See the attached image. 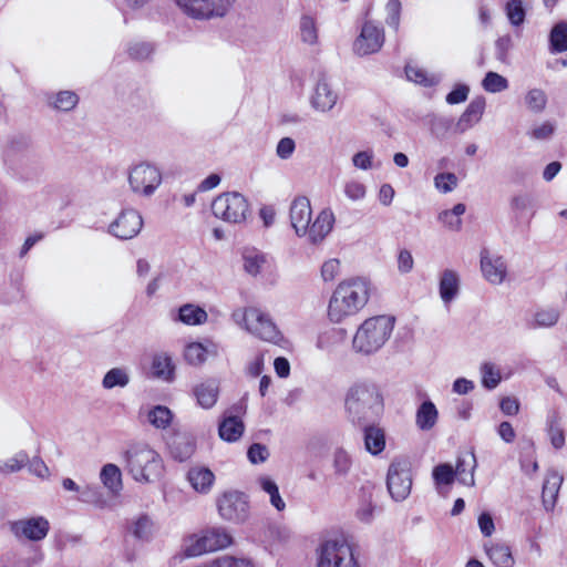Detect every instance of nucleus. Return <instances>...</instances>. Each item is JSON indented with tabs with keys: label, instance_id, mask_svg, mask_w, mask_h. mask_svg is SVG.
<instances>
[{
	"label": "nucleus",
	"instance_id": "32",
	"mask_svg": "<svg viewBox=\"0 0 567 567\" xmlns=\"http://www.w3.org/2000/svg\"><path fill=\"white\" fill-rule=\"evenodd\" d=\"M131 381L130 372L126 368L117 367L109 370L103 379L102 386L105 390H112L114 388H125Z\"/></svg>",
	"mask_w": 567,
	"mask_h": 567
},
{
	"label": "nucleus",
	"instance_id": "53",
	"mask_svg": "<svg viewBox=\"0 0 567 567\" xmlns=\"http://www.w3.org/2000/svg\"><path fill=\"white\" fill-rule=\"evenodd\" d=\"M482 373V383L485 388L492 390L498 385L501 382V372L491 362H484L481 365Z\"/></svg>",
	"mask_w": 567,
	"mask_h": 567
},
{
	"label": "nucleus",
	"instance_id": "23",
	"mask_svg": "<svg viewBox=\"0 0 567 567\" xmlns=\"http://www.w3.org/2000/svg\"><path fill=\"white\" fill-rule=\"evenodd\" d=\"M484 110V97H475L474 100H472L456 123L457 130L460 132H465L466 130L471 128L473 125L478 123L482 118Z\"/></svg>",
	"mask_w": 567,
	"mask_h": 567
},
{
	"label": "nucleus",
	"instance_id": "19",
	"mask_svg": "<svg viewBox=\"0 0 567 567\" xmlns=\"http://www.w3.org/2000/svg\"><path fill=\"white\" fill-rule=\"evenodd\" d=\"M561 483L563 476L557 471L547 472L542 491V502L546 512L555 508Z\"/></svg>",
	"mask_w": 567,
	"mask_h": 567
},
{
	"label": "nucleus",
	"instance_id": "55",
	"mask_svg": "<svg viewBox=\"0 0 567 567\" xmlns=\"http://www.w3.org/2000/svg\"><path fill=\"white\" fill-rule=\"evenodd\" d=\"M506 14L514 27H519L525 21L526 11L522 0H509L506 3Z\"/></svg>",
	"mask_w": 567,
	"mask_h": 567
},
{
	"label": "nucleus",
	"instance_id": "38",
	"mask_svg": "<svg viewBox=\"0 0 567 567\" xmlns=\"http://www.w3.org/2000/svg\"><path fill=\"white\" fill-rule=\"evenodd\" d=\"M204 536L210 551L226 548L233 540L231 536L223 528L207 530Z\"/></svg>",
	"mask_w": 567,
	"mask_h": 567
},
{
	"label": "nucleus",
	"instance_id": "18",
	"mask_svg": "<svg viewBox=\"0 0 567 567\" xmlns=\"http://www.w3.org/2000/svg\"><path fill=\"white\" fill-rule=\"evenodd\" d=\"M338 101V94L331 89L326 80H319L311 96V105L320 112H328L333 109Z\"/></svg>",
	"mask_w": 567,
	"mask_h": 567
},
{
	"label": "nucleus",
	"instance_id": "30",
	"mask_svg": "<svg viewBox=\"0 0 567 567\" xmlns=\"http://www.w3.org/2000/svg\"><path fill=\"white\" fill-rule=\"evenodd\" d=\"M152 372L157 379L164 381H173L175 365L172 358L167 353H159L153 358Z\"/></svg>",
	"mask_w": 567,
	"mask_h": 567
},
{
	"label": "nucleus",
	"instance_id": "6",
	"mask_svg": "<svg viewBox=\"0 0 567 567\" xmlns=\"http://www.w3.org/2000/svg\"><path fill=\"white\" fill-rule=\"evenodd\" d=\"M215 217L227 223L239 224L246 220L249 213L247 199L237 192L218 195L212 203Z\"/></svg>",
	"mask_w": 567,
	"mask_h": 567
},
{
	"label": "nucleus",
	"instance_id": "57",
	"mask_svg": "<svg viewBox=\"0 0 567 567\" xmlns=\"http://www.w3.org/2000/svg\"><path fill=\"white\" fill-rule=\"evenodd\" d=\"M401 2L400 0H389L385 7L386 10V19L385 22L389 27L394 30L399 29L400 25V16H401Z\"/></svg>",
	"mask_w": 567,
	"mask_h": 567
},
{
	"label": "nucleus",
	"instance_id": "27",
	"mask_svg": "<svg viewBox=\"0 0 567 567\" xmlns=\"http://www.w3.org/2000/svg\"><path fill=\"white\" fill-rule=\"evenodd\" d=\"M100 480L104 487L114 495H117L123 487L122 473L115 464L109 463L104 465L100 473Z\"/></svg>",
	"mask_w": 567,
	"mask_h": 567
},
{
	"label": "nucleus",
	"instance_id": "62",
	"mask_svg": "<svg viewBox=\"0 0 567 567\" xmlns=\"http://www.w3.org/2000/svg\"><path fill=\"white\" fill-rule=\"evenodd\" d=\"M153 522L147 516L140 517L135 524L133 533L140 539H147L152 534Z\"/></svg>",
	"mask_w": 567,
	"mask_h": 567
},
{
	"label": "nucleus",
	"instance_id": "9",
	"mask_svg": "<svg viewBox=\"0 0 567 567\" xmlns=\"http://www.w3.org/2000/svg\"><path fill=\"white\" fill-rule=\"evenodd\" d=\"M176 4L189 18L210 20L223 18L233 7L235 0H175Z\"/></svg>",
	"mask_w": 567,
	"mask_h": 567
},
{
	"label": "nucleus",
	"instance_id": "11",
	"mask_svg": "<svg viewBox=\"0 0 567 567\" xmlns=\"http://www.w3.org/2000/svg\"><path fill=\"white\" fill-rule=\"evenodd\" d=\"M218 513L223 519L243 524L249 517L248 497L238 491L225 492L217 499Z\"/></svg>",
	"mask_w": 567,
	"mask_h": 567
},
{
	"label": "nucleus",
	"instance_id": "5",
	"mask_svg": "<svg viewBox=\"0 0 567 567\" xmlns=\"http://www.w3.org/2000/svg\"><path fill=\"white\" fill-rule=\"evenodd\" d=\"M317 567H360L354 546L344 538H330L317 548Z\"/></svg>",
	"mask_w": 567,
	"mask_h": 567
},
{
	"label": "nucleus",
	"instance_id": "21",
	"mask_svg": "<svg viewBox=\"0 0 567 567\" xmlns=\"http://www.w3.org/2000/svg\"><path fill=\"white\" fill-rule=\"evenodd\" d=\"M440 297L445 306H449L460 292V276L455 270L445 269L439 284Z\"/></svg>",
	"mask_w": 567,
	"mask_h": 567
},
{
	"label": "nucleus",
	"instance_id": "61",
	"mask_svg": "<svg viewBox=\"0 0 567 567\" xmlns=\"http://www.w3.org/2000/svg\"><path fill=\"white\" fill-rule=\"evenodd\" d=\"M375 505L371 497L363 498L357 509V517L363 523H370L373 519Z\"/></svg>",
	"mask_w": 567,
	"mask_h": 567
},
{
	"label": "nucleus",
	"instance_id": "17",
	"mask_svg": "<svg viewBox=\"0 0 567 567\" xmlns=\"http://www.w3.org/2000/svg\"><path fill=\"white\" fill-rule=\"evenodd\" d=\"M334 224V215L331 209H322L315 220L309 224V231L306 236L311 244L317 245L330 234Z\"/></svg>",
	"mask_w": 567,
	"mask_h": 567
},
{
	"label": "nucleus",
	"instance_id": "33",
	"mask_svg": "<svg viewBox=\"0 0 567 567\" xmlns=\"http://www.w3.org/2000/svg\"><path fill=\"white\" fill-rule=\"evenodd\" d=\"M207 312L195 305L186 303L178 309V320L187 326L202 324L207 321Z\"/></svg>",
	"mask_w": 567,
	"mask_h": 567
},
{
	"label": "nucleus",
	"instance_id": "26",
	"mask_svg": "<svg viewBox=\"0 0 567 567\" xmlns=\"http://www.w3.org/2000/svg\"><path fill=\"white\" fill-rule=\"evenodd\" d=\"M439 419V412L432 401H424L416 410L415 424L422 431L432 430Z\"/></svg>",
	"mask_w": 567,
	"mask_h": 567
},
{
	"label": "nucleus",
	"instance_id": "43",
	"mask_svg": "<svg viewBox=\"0 0 567 567\" xmlns=\"http://www.w3.org/2000/svg\"><path fill=\"white\" fill-rule=\"evenodd\" d=\"M78 499L80 502L92 504L100 508H103L106 505V501L103 496V493L101 488L96 485L82 486Z\"/></svg>",
	"mask_w": 567,
	"mask_h": 567
},
{
	"label": "nucleus",
	"instance_id": "50",
	"mask_svg": "<svg viewBox=\"0 0 567 567\" xmlns=\"http://www.w3.org/2000/svg\"><path fill=\"white\" fill-rule=\"evenodd\" d=\"M207 350L199 342H192L184 350L185 360L192 365H200L206 361Z\"/></svg>",
	"mask_w": 567,
	"mask_h": 567
},
{
	"label": "nucleus",
	"instance_id": "34",
	"mask_svg": "<svg viewBox=\"0 0 567 567\" xmlns=\"http://www.w3.org/2000/svg\"><path fill=\"white\" fill-rule=\"evenodd\" d=\"M405 74L409 81L425 87L435 86L441 82L440 75L429 74L425 70L413 65L405 66Z\"/></svg>",
	"mask_w": 567,
	"mask_h": 567
},
{
	"label": "nucleus",
	"instance_id": "58",
	"mask_svg": "<svg viewBox=\"0 0 567 567\" xmlns=\"http://www.w3.org/2000/svg\"><path fill=\"white\" fill-rule=\"evenodd\" d=\"M208 567H254V565L250 560L245 558L223 556L209 563Z\"/></svg>",
	"mask_w": 567,
	"mask_h": 567
},
{
	"label": "nucleus",
	"instance_id": "8",
	"mask_svg": "<svg viewBox=\"0 0 567 567\" xmlns=\"http://www.w3.org/2000/svg\"><path fill=\"white\" fill-rule=\"evenodd\" d=\"M386 486L391 497L401 502L411 493L412 473L411 463L406 458H394L388 470Z\"/></svg>",
	"mask_w": 567,
	"mask_h": 567
},
{
	"label": "nucleus",
	"instance_id": "41",
	"mask_svg": "<svg viewBox=\"0 0 567 567\" xmlns=\"http://www.w3.org/2000/svg\"><path fill=\"white\" fill-rule=\"evenodd\" d=\"M560 318L557 308H542L534 313L533 328H551Z\"/></svg>",
	"mask_w": 567,
	"mask_h": 567
},
{
	"label": "nucleus",
	"instance_id": "22",
	"mask_svg": "<svg viewBox=\"0 0 567 567\" xmlns=\"http://www.w3.org/2000/svg\"><path fill=\"white\" fill-rule=\"evenodd\" d=\"M476 465L477 463L474 452H468L464 455H458L454 468L455 478L457 477L458 482L463 485L474 486V471L476 468Z\"/></svg>",
	"mask_w": 567,
	"mask_h": 567
},
{
	"label": "nucleus",
	"instance_id": "40",
	"mask_svg": "<svg viewBox=\"0 0 567 567\" xmlns=\"http://www.w3.org/2000/svg\"><path fill=\"white\" fill-rule=\"evenodd\" d=\"M557 125L553 121H543L534 124L528 131L527 136L537 142L549 141L556 133Z\"/></svg>",
	"mask_w": 567,
	"mask_h": 567
},
{
	"label": "nucleus",
	"instance_id": "46",
	"mask_svg": "<svg viewBox=\"0 0 567 567\" xmlns=\"http://www.w3.org/2000/svg\"><path fill=\"white\" fill-rule=\"evenodd\" d=\"M432 477L435 485H452L455 480L454 467L449 463H441L432 471Z\"/></svg>",
	"mask_w": 567,
	"mask_h": 567
},
{
	"label": "nucleus",
	"instance_id": "29",
	"mask_svg": "<svg viewBox=\"0 0 567 567\" xmlns=\"http://www.w3.org/2000/svg\"><path fill=\"white\" fill-rule=\"evenodd\" d=\"M486 554L497 567H513L514 558L511 548L504 544L485 545Z\"/></svg>",
	"mask_w": 567,
	"mask_h": 567
},
{
	"label": "nucleus",
	"instance_id": "31",
	"mask_svg": "<svg viewBox=\"0 0 567 567\" xmlns=\"http://www.w3.org/2000/svg\"><path fill=\"white\" fill-rule=\"evenodd\" d=\"M364 445L372 455L380 454L385 447L384 431L378 426H367L364 429Z\"/></svg>",
	"mask_w": 567,
	"mask_h": 567
},
{
	"label": "nucleus",
	"instance_id": "13",
	"mask_svg": "<svg viewBox=\"0 0 567 567\" xmlns=\"http://www.w3.org/2000/svg\"><path fill=\"white\" fill-rule=\"evenodd\" d=\"M383 42V30L371 22H365L353 43V50L358 55L372 54L381 49Z\"/></svg>",
	"mask_w": 567,
	"mask_h": 567
},
{
	"label": "nucleus",
	"instance_id": "45",
	"mask_svg": "<svg viewBox=\"0 0 567 567\" xmlns=\"http://www.w3.org/2000/svg\"><path fill=\"white\" fill-rule=\"evenodd\" d=\"M527 109L534 113H542L547 105V95L542 89H532L525 95Z\"/></svg>",
	"mask_w": 567,
	"mask_h": 567
},
{
	"label": "nucleus",
	"instance_id": "37",
	"mask_svg": "<svg viewBox=\"0 0 567 567\" xmlns=\"http://www.w3.org/2000/svg\"><path fill=\"white\" fill-rule=\"evenodd\" d=\"M260 488L269 495L270 504L278 511L282 512L286 508V503L281 498L279 487L276 482L269 476H260L258 478Z\"/></svg>",
	"mask_w": 567,
	"mask_h": 567
},
{
	"label": "nucleus",
	"instance_id": "64",
	"mask_svg": "<svg viewBox=\"0 0 567 567\" xmlns=\"http://www.w3.org/2000/svg\"><path fill=\"white\" fill-rule=\"evenodd\" d=\"M534 197L530 194H519L511 200V207L520 213L534 208Z\"/></svg>",
	"mask_w": 567,
	"mask_h": 567
},
{
	"label": "nucleus",
	"instance_id": "16",
	"mask_svg": "<svg viewBox=\"0 0 567 567\" xmlns=\"http://www.w3.org/2000/svg\"><path fill=\"white\" fill-rule=\"evenodd\" d=\"M481 270L483 277L493 285H501L507 275V266L504 258L491 256L485 249L481 252Z\"/></svg>",
	"mask_w": 567,
	"mask_h": 567
},
{
	"label": "nucleus",
	"instance_id": "12",
	"mask_svg": "<svg viewBox=\"0 0 567 567\" xmlns=\"http://www.w3.org/2000/svg\"><path fill=\"white\" fill-rule=\"evenodd\" d=\"M142 216L135 209H124L117 218L110 224L109 233L118 239L134 238L142 229Z\"/></svg>",
	"mask_w": 567,
	"mask_h": 567
},
{
	"label": "nucleus",
	"instance_id": "52",
	"mask_svg": "<svg viewBox=\"0 0 567 567\" xmlns=\"http://www.w3.org/2000/svg\"><path fill=\"white\" fill-rule=\"evenodd\" d=\"M265 264L266 257L262 254L257 251H247L244 255V268L251 276H257Z\"/></svg>",
	"mask_w": 567,
	"mask_h": 567
},
{
	"label": "nucleus",
	"instance_id": "48",
	"mask_svg": "<svg viewBox=\"0 0 567 567\" xmlns=\"http://www.w3.org/2000/svg\"><path fill=\"white\" fill-rule=\"evenodd\" d=\"M208 551L210 550L208 549V545L205 542L204 534L202 536H190L184 546V554L186 557H197Z\"/></svg>",
	"mask_w": 567,
	"mask_h": 567
},
{
	"label": "nucleus",
	"instance_id": "7",
	"mask_svg": "<svg viewBox=\"0 0 567 567\" xmlns=\"http://www.w3.org/2000/svg\"><path fill=\"white\" fill-rule=\"evenodd\" d=\"M234 317L240 318L246 330L261 340L272 343H278L281 340V333L270 317L258 308L249 307L241 313H234Z\"/></svg>",
	"mask_w": 567,
	"mask_h": 567
},
{
	"label": "nucleus",
	"instance_id": "4",
	"mask_svg": "<svg viewBox=\"0 0 567 567\" xmlns=\"http://www.w3.org/2000/svg\"><path fill=\"white\" fill-rule=\"evenodd\" d=\"M394 322V318L390 316H375L365 319L354 333L353 349L363 354L377 352L392 334Z\"/></svg>",
	"mask_w": 567,
	"mask_h": 567
},
{
	"label": "nucleus",
	"instance_id": "42",
	"mask_svg": "<svg viewBox=\"0 0 567 567\" xmlns=\"http://www.w3.org/2000/svg\"><path fill=\"white\" fill-rule=\"evenodd\" d=\"M551 52H565L567 50V23H557L549 37Z\"/></svg>",
	"mask_w": 567,
	"mask_h": 567
},
{
	"label": "nucleus",
	"instance_id": "2",
	"mask_svg": "<svg viewBox=\"0 0 567 567\" xmlns=\"http://www.w3.org/2000/svg\"><path fill=\"white\" fill-rule=\"evenodd\" d=\"M344 404L351 421L363 424L383 411V396L375 384L360 382L348 390Z\"/></svg>",
	"mask_w": 567,
	"mask_h": 567
},
{
	"label": "nucleus",
	"instance_id": "59",
	"mask_svg": "<svg viewBox=\"0 0 567 567\" xmlns=\"http://www.w3.org/2000/svg\"><path fill=\"white\" fill-rule=\"evenodd\" d=\"M29 462V456L24 452H20L13 457L0 464V470L3 472H18Z\"/></svg>",
	"mask_w": 567,
	"mask_h": 567
},
{
	"label": "nucleus",
	"instance_id": "35",
	"mask_svg": "<svg viewBox=\"0 0 567 567\" xmlns=\"http://www.w3.org/2000/svg\"><path fill=\"white\" fill-rule=\"evenodd\" d=\"M197 402L204 409L212 408L218 396V388L214 382L202 383L194 390Z\"/></svg>",
	"mask_w": 567,
	"mask_h": 567
},
{
	"label": "nucleus",
	"instance_id": "25",
	"mask_svg": "<svg viewBox=\"0 0 567 567\" xmlns=\"http://www.w3.org/2000/svg\"><path fill=\"white\" fill-rule=\"evenodd\" d=\"M195 450L196 444L194 439L186 434L175 435L169 443L172 456L179 462L190 458Z\"/></svg>",
	"mask_w": 567,
	"mask_h": 567
},
{
	"label": "nucleus",
	"instance_id": "20",
	"mask_svg": "<svg viewBox=\"0 0 567 567\" xmlns=\"http://www.w3.org/2000/svg\"><path fill=\"white\" fill-rule=\"evenodd\" d=\"M190 486L200 494H208L215 482V474L205 466H193L187 472Z\"/></svg>",
	"mask_w": 567,
	"mask_h": 567
},
{
	"label": "nucleus",
	"instance_id": "54",
	"mask_svg": "<svg viewBox=\"0 0 567 567\" xmlns=\"http://www.w3.org/2000/svg\"><path fill=\"white\" fill-rule=\"evenodd\" d=\"M79 102L78 95L72 91H61L54 96L52 106L60 111H71Z\"/></svg>",
	"mask_w": 567,
	"mask_h": 567
},
{
	"label": "nucleus",
	"instance_id": "1",
	"mask_svg": "<svg viewBox=\"0 0 567 567\" xmlns=\"http://www.w3.org/2000/svg\"><path fill=\"white\" fill-rule=\"evenodd\" d=\"M370 298V282L360 277L342 280L332 292L328 305V318L340 323L357 315Z\"/></svg>",
	"mask_w": 567,
	"mask_h": 567
},
{
	"label": "nucleus",
	"instance_id": "47",
	"mask_svg": "<svg viewBox=\"0 0 567 567\" xmlns=\"http://www.w3.org/2000/svg\"><path fill=\"white\" fill-rule=\"evenodd\" d=\"M482 86L486 92L498 93L508 87V81L503 75L489 71L482 81Z\"/></svg>",
	"mask_w": 567,
	"mask_h": 567
},
{
	"label": "nucleus",
	"instance_id": "60",
	"mask_svg": "<svg viewBox=\"0 0 567 567\" xmlns=\"http://www.w3.org/2000/svg\"><path fill=\"white\" fill-rule=\"evenodd\" d=\"M513 47V40L509 34L499 37L495 42V55L501 62H506L509 50Z\"/></svg>",
	"mask_w": 567,
	"mask_h": 567
},
{
	"label": "nucleus",
	"instance_id": "44",
	"mask_svg": "<svg viewBox=\"0 0 567 567\" xmlns=\"http://www.w3.org/2000/svg\"><path fill=\"white\" fill-rule=\"evenodd\" d=\"M332 465L337 476H346L352 467V457L344 449L338 447L333 452Z\"/></svg>",
	"mask_w": 567,
	"mask_h": 567
},
{
	"label": "nucleus",
	"instance_id": "36",
	"mask_svg": "<svg viewBox=\"0 0 567 567\" xmlns=\"http://www.w3.org/2000/svg\"><path fill=\"white\" fill-rule=\"evenodd\" d=\"M465 205L456 204L452 209L439 214V220L450 230L458 231L462 227V215L465 213Z\"/></svg>",
	"mask_w": 567,
	"mask_h": 567
},
{
	"label": "nucleus",
	"instance_id": "39",
	"mask_svg": "<svg viewBox=\"0 0 567 567\" xmlns=\"http://www.w3.org/2000/svg\"><path fill=\"white\" fill-rule=\"evenodd\" d=\"M147 421L156 429H167L173 421L172 411L164 405H156L147 413Z\"/></svg>",
	"mask_w": 567,
	"mask_h": 567
},
{
	"label": "nucleus",
	"instance_id": "49",
	"mask_svg": "<svg viewBox=\"0 0 567 567\" xmlns=\"http://www.w3.org/2000/svg\"><path fill=\"white\" fill-rule=\"evenodd\" d=\"M154 52V47L148 42H131L127 45V54L132 60L145 61L148 60Z\"/></svg>",
	"mask_w": 567,
	"mask_h": 567
},
{
	"label": "nucleus",
	"instance_id": "24",
	"mask_svg": "<svg viewBox=\"0 0 567 567\" xmlns=\"http://www.w3.org/2000/svg\"><path fill=\"white\" fill-rule=\"evenodd\" d=\"M546 432L554 449L565 445V433L561 427V415L557 409H550L546 417Z\"/></svg>",
	"mask_w": 567,
	"mask_h": 567
},
{
	"label": "nucleus",
	"instance_id": "10",
	"mask_svg": "<svg viewBox=\"0 0 567 567\" xmlns=\"http://www.w3.org/2000/svg\"><path fill=\"white\" fill-rule=\"evenodd\" d=\"M127 179L133 193L151 196L162 183V173L155 165L143 162L130 168Z\"/></svg>",
	"mask_w": 567,
	"mask_h": 567
},
{
	"label": "nucleus",
	"instance_id": "28",
	"mask_svg": "<svg viewBox=\"0 0 567 567\" xmlns=\"http://www.w3.org/2000/svg\"><path fill=\"white\" fill-rule=\"evenodd\" d=\"M244 429V423L239 417L228 416L219 424L218 432L221 440L235 442L241 437Z\"/></svg>",
	"mask_w": 567,
	"mask_h": 567
},
{
	"label": "nucleus",
	"instance_id": "15",
	"mask_svg": "<svg viewBox=\"0 0 567 567\" xmlns=\"http://www.w3.org/2000/svg\"><path fill=\"white\" fill-rule=\"evenodd\" d=\"M11 532L17 537H24L30 540H41L49 532V522L42 517H31L28 519H20L11 523Z\"/></svg>",
	"mask_w": 567,
	"mask_h": 567
},
{
	"label": "nucleus",
	"instance_id": "63",
	"mask_svg": "<svg viewBox=\"0 0 567 567\" xmlns=\"http://www.w3.org/2000/svg\"><path fill=\"white\" fill-rule=\"evenodd\" d=\"M296 150V143L291 137H282L276 147V155L281 159H289Z\"/></svg>",
	"mask_w": 567,
	"mask_h": 567
},
{
	"label": "nucleus",
	"instance_id": "3",
	"mask_svg": "<svg viewBox=\"0 0 567 567\" xmlns=\"http://www.w3.org/2000/svg\"><path fill=\"white\" fill-rule=\"evenodd\" d=\"M125 466L132 478L153 483L162 476L164 464L161 455L145 443H134L124 453Z\"/></svg>",
	"mask_w": 567,
	"mask_h": 567
},
{
	"label": "nucleus",
	"instance_id": "51",
	"mask_svg": "<svg viewBox=\"0 0 567 567\" xmlns=\"http://www.w3.org/2000/svg\"><path fill=\"white\" fill-rule=\"evenodd\" d=\"M300 38L305 43L315 44L318 40L317 25L313 18L302 16L300 19Z\"/></svg>",
	"mask_w": 567,
	"mask_h": 567
},
{
	"label": "nucleus",
	"instance_id": "14",
	"mask_svg": "<svg viewBox=\"0 0 567 567\" xmlns=\"http://www.w3.org/2000/svg\"><path fill=\"white\" fill-rule=\"evenodd\" d=\"M289 217L296 235L299 237L306 236L312 219V209L309 198L306 196L296 197L290 204Z\"/></svg>",
	"mask_w": 567,
	"mask_h": 567
},
{
	"label": "nucleus",
	"instance_id": "56",
	"mask_svg": "<svg viewBox=\"0 0 567 567\" xmlns=\"http://www.w3.org/2000/svg\"><path fill=\"white\" fill-rule=\"evenodd\" d=\"M457 177L454 173H440L434 177V185L441 193H450L457 186Z\"/></svg>",
	"mask_w": 567,
	"mask_h": 567
}]
</instances>
